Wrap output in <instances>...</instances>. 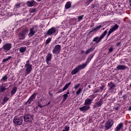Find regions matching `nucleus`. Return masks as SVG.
Returning <instances> with one entry per match:
<instances>
[{
  "label": "nucleus",
  "instance_id": "49530a36",
  "mask_svg": "<svg viewBox=\"0 0 131 131\" xmlns=\"http://www.w3.org/2000/svg\"><path fill=\"white\" fill-rule=\"evenodd\" d=\"M9 100V98L8 97H5L4 100H3V101L5 102V103H6V102H8V101Z\"/></svg>",
  "mask_w": 131,
  "mask_h": 131
},
{
  "label": "nucleus",
  "instance_id": "09e8293b",
  "mask_svg": "<svg viewBox=\"0 0 131 131\" xmlns=\"http://www.w3.org/2000/svg\"><path fill=\"white\" fill-rule=\"evenodd\" d=\"M113 51V48L111 47L108 49V53H111Z\"/></svg>",
  "mask_w": 131,
  "mask_h": 131
},
{
  "label": "nucleus",
  "instance_id": "1a4fd4ad",
  "mask_svg": "<svg viewBox=\"0 0 131 131\" xmlns=\"http://www.w3.org/2000/svg\"><path fill=\"white\" fill-rule=\"evenodd\" d=\"M57 33V29L55 27H52L50 29H49L46 34L47 35H54V34H56Z\"/></svg>",
  "mask_w": 131,
  "mask_h": 131
},
{
  "label": "nucleus",
  "instance_id": "72a5a7b5",
  "mask_svg": "<svg viewBox=\"0 0 131 131\" xmlns=\"http://www.w3.org/2000/svg\"><path fill=\"white\" fill-rule=\"evenodd\" d=\"M63 98L62 99L63 102H65L66 100H67V98H68V95L67 94H63Z\"/></svg>",
  "mask_w": 131,
  "mask_h": 131
},
{
  "label": "nucleus",
  "instance_id": "ea45409f",
  "mask_svg": "<svg viewBox=\"0 0 131 131\" xmlns=\"http://www.w3.org/2000/svg\"><path fill=\"white\" fill-rule=\"evenodd\" d=\"M123 101H126L127 100V95L126 94H125L123 96Z\"/></svg>",
  "mask_w": 131,
  "mask_h": 131
},
{
  "label": "nucleus",
  "instance_id": "5701e85b",
  "mask_svg": "<svg viewBox=\"0 0 131 131\" xmlns=\"http://www.w3.org/2000/svg\"><path fill=\"white\" fill-rule=\"evenodd\" d=\"M123 127V123H120L118 124L116 128H115V131H119L120 129H122Z\"/></svg>",
  "mask_w": 131,
  "mask_h": 131
},
{
  "label": "nucleus",
  "instance_id": "37998d69",
  "mask_svg": "<svg viewBox=\"0 0 131 131\" xmlns=\"http://www.w3.org/2000/svg\"><path fill=\"white\" fill-rule=\"evenodd\" d=\"M89 98H90V99H91V100H92V101H93V100H94V99H95V98H96V96H95V95H91Z\"/></svg>",
  "mask_w": 131,
  "mask_h": 131
},
{
  "label": "nucleus",
  "instance_id": "6ab92c4d",
  "mask_svg": "<svg viewBox=\"0 0 131 131\" xmlns=\"http://www.w3.org/2000/svg\"><path fill=\"white\" fill-rule=\"evenodd\" d=\"M95 54H96V52L89 55L88 57L87 58L86 61L85 63H83V64H86V65H88V64H89L90 61L92 60L93 58H94V56H95Z\"/></svg>",
  "mask_w": 131,
  "mask_h": 131
},
{
  "label": "nucleus",
  "instance_id": "393cba45",
  "mask_svg": "<svg viewBox=\"0 0 131 131\" xmlns=\"http://www.w3.org/2000/svg\"><path fill=\"white\" fill-rule=\"evenodd\" d=\"M64 7L66 10H68V9H70V8H71V2H67Z\"/></svg>",
  "mask_w": 131,
  "mask_h": 131
},
{
  "label": "nucleus",
  "instance_id": "4be33fe9",
  "mask_svg": "<svg viewBox=\"0 0 131 131\" xmlns=\"http://www.w3.org/2000/svg\"><path fill=\"white\" fill-rule=\"evenodd\" d=\"M127 67L124 65H118L116 67V70H125V69H126Z\"/></svg>",
  "mask_w": 131,
  "mask_h": 131
},
{
  "label": "nucleus",
  "instance_id": "bb28decb",
  "mask_svg": "<svg viewBox=\"0 0 131 131\" xmlns=\"http://www.w3.org/2000/svg\"><path fill=\"white\" fill-rule=\"evenodd\" d=\"M7 90V88H6V87L3 86V85H1L0 86V94L1 93H4V92H5V91H6Z\"/></svg>",
  "mask_w": 131,
  "mask_h": 131
},
{
  "label": "nucleus",
  "instance_id": "3c124183",
  "mask_svg": "<svg viewBox=\"0 0 131 131\" xmlns=\"http://www.w3.org/2000/svg\"><path fill=\"white\" fill-rule=\"evenodd\" d=\"M118 95L119 96H121V95H122V91H120V92H119Z\"/></svg>",
  "mask_w": 131,
  "mask_h": 131
},
{
  "label": "nucleus",
  "instance_id": "8fccbe9b",
  "mask_svg": "<svg viewBox=\"0 0 131 131\" xmlns=\"http://www.w3.org/2000/svg\"><path fill=\"white\" fill-rule=\"evenodd\" d=\"M100 90L99 89H97L95 90V92H94V94H96V93H99L100 92Z\"/></svg>",
  "mask_w": 131,
  "mask_h": 131
},
{
  "label": "nucleus",
  "instance_id": "69168bd1",
  "mask_svg": "<svg viewBox=\"0 0 131 131\" xmlns=\"http://www.w3.org/2000/svg\"><path fill=\"white\" fill-rule=\"evenodd\" d=\"M74 91H73V93L74 94Z\"/></svg>",
  "mask_w": 131,
  "mask_h": 131
},
{
  "label": "nucleus",
  "instance_id": "412c9836",
  "mask_svg": "<svg viewBox=\"0 0 131 131\" xmlns=\"http://www.w3.org/2000/svg\"><path fill=\"white\" fill-rule=\"evenodd\" d=\"M92 102H93V99H91L90 98H86L85 100L84 105H86V106H91L92 104Z\"/></svg>",
  "mask_w": 131,
  "mask_h": 131
},
{
  "label": "nucleus",
  "instance_id": "6e6552de",
  "mask_svg": "<svg viewBox=\"0 0 131 131\" xmlns=\"http://www.w3.org/2000/svg\"><path fill=\"white\" fill-rule=\"evenodd\" d=\"M113 121L112 120H108L107 122L105 123L104 127L105 130H108V129H110L112 126H113Z\"/></svg>",
  "mask_w": 131,
  "mask_h": 131
},
{
  "label": "nucleus",
  "instance_id": "4c0bfd02",
  "mask_svg": "<svg viewBox=\"0 0 131 131\" xmlns=\"http://www.w3.org/2000/svg\"><path fill=\"white\" fill-rule=\"evenodd\" d=\"M104 88H105V85H102L100 87H99V90L100 92H102L103 90H104Z\"/></svg>",
  "mask_w": 131,
  "mask_h": 131
},
{
  "label": "nucleus",
  "instance_id": "f3484780",
  "mask_svg": "<svg viewBox=\"0 0 131 131\" xmlns=\"http://www.w3.org/2000/svg\"><path fill=\"white\" fill-rule=\"evenodd\" d=\"M26 5L28 7H34L36 5V2L34 0L29 1L27 2Z\"/></svg>",
  "mask_w": 131,
  "mask_h": 131
},
{
  "label": "nucleus",
  "instance_id": "13d9d810",
  "mask_svg": "<svg viewBox=\"0 0 131 131\" xmlns=\"http://www.w3.org/2000/svg\"><path fill=\"white\" fill-rule=\"evenodd\" d=\"M50 104H51V101H50L48 103L47 105H50Z\"/></svg>",
  "mask_w": 131,
  "mask_h": 131
},
{
  "label": "nucleus",
  "instance_id": "864d4df0",
  "mask_svg": "<svg viewBox=\"0 0 131 131\" xmlns=\"http://www.w3.org/2000/svg\"><path fill=\"white\" fill-rule=\"evenodd\" d=\"M114 110L117 111L119 109V107L118 106H117V107H114Z\"/></svg>",
  "mask_w": 131,
  "mask_h": 131
},
{
  "label": "nucleus",
  "instance_id": "2eb2a0df",
  "mask_svg": "<svg viewBox=\"0 0 131 131\" xmlns=\"http://www.w3.org/2000/svg\"><path fill=\"white\" fill-rule=\"evenodd\" d=\"M52 56H53V54L50 53H48L47 55L46 56V61L48 65H50V64H51L50 63V61L52 60V58H53Z\"/></svg>",
  "mask_w": 131,
  "mask_h": 131
},
{
  "label": "nucleus",
  "instance_id": "e2e57ef3",
  "mask_svg": "<svg viewBox=\"0 0 131 131\" xmlns=\"http://www.w3.org/2000/svg\"><path fill=\"white\" fill-rule=\"evenodd\" d=\"M2 42V39H0V43Z\"/></svg>",
  "mask_w": 131,
  "mask_h": 131
},
{
  "label": "nucleus",
  "instance_id": "0eeeda50",
  "mask_svg": "<svg viewBox=\"0 0 131 131\" xmlns=\"http://www.w3.org/2000/svg\"><path fill=\"white\" fill-rule=\"evenodd\" d=\"M13 123L16 125H21L22 123H23V119L21 117L15 116L13 119Z\"/></svg>",
  "mask_w": 131,
  "mask_h": 131
},
{
  "label": "nucleus",
  "instance_id": "5fc2aeb1",
  "mask_svg": "<svg viewBox=\"0 0 131 131\" xmlns=\"http://www.w3.org/2000/svg\"><path fill=\"white\" fill-rule=\"evenodd\" d=\"M85 53V52H84V50H82L81 51V55H83V54Z\"/></svg>",
  "mask_w": 131,
  "mask_h": 131
},
{
  "label": "nucleus",
  "instance_id": "7ed1b4c3",
  "mask_svg": "<svg viewBox=\"0 0 131 131\" xmlns=\"http://www.w3.org/2000/svg\"><path fill=\"white\" fill-rule=\"evenodd\" d=\"M27 33H28V29H24L23 31L18 34L19 40H23V39L25 38V36H26V34H27Z\"/></svg>",
  "mask_w": 131,
  "mask_h": 131
},
{
  "label": "nucleus",
  "instance_id": "f704fd0d",
  "mask_svg": "<svg viewBox=\"0 0 131 131\" xmlns=\"http://www.w3.org/2000/svg\"><path fill=\"white\" fill-rule=\"evenodd\" d=\"M35 11H36V9L35 8H31L29 10L30 14H32V13H35Z\"/></svg>",
  "mask_w": 131,
  "mask_h": 131
},
{
  "label": "nucleus",
  "instance_id": "a211bd4d",
  "mask_svg": "<svg viewBox=\"0 0 131 131\" xmlns=\"http://www.w3.org/2000/svg\"><path fill=\"white\" fill-rule=\"evenodd\" d=\"M70 84H71V82H70L67 83L65 85V86L63 87L62 90V89L58 90V92H57V94L62 93V92H64V91H66V90H67L68 89V88H69V85H70Z\"/></svg>",
  "mask_w": 131,
  "mask_h": 131
},
{
  "label": "nucleus",
  "instance_id": "f8f14e48",
  "mask_svg": "<svg viewBox=\"0 0 131 131\" xmlns=\"http://www.w3.org/2000/svg\"><path fill=\"white\" fill-rule=\"evenodd\" d=\"M38 31V29L36 28V26L35 27H33L30 29V33H29V36H33L36 32Z\"/></svg>",
  "mask_w": 131,
  "mask_h": 131
},
{
  "label": "nucleus",
  "instance_id": "052dcab7",
  "mask_svg": "<svg viewBox=\"0 0 131 131\" xmlns=\"http://www.w3.org/2000/svg\"><path fill=\"white\" fill-rule=\"evenodd\" d=\"M37 2H41V0H37Z\"/></svg>",
  "mask_w": 131,
  "mask_h": 131
},
{
  "label": "nucleus",
  "instance_id": "0e129e2a",
  "mask_svg": "<svg viewBox=\"0 0 131 131\" xmlns=\"http://www.w3.org/2000/svg\"><path fill=\"white\" fill-rule=\"evenodd\" d=\"M93 42H92V43H91V45H93Z\"/></svg>",
  "mask_w": 131,
  "mask_h": 131
},
{
  "label": "nucleus",
  "instance_id": "f03ea898",
  "mask_svg": "<svg viewBox=\"0 0 131 131\" xmlns=\"http://www.w3.org/2000/svg\"><path fill=\"white\" fill-rule=\"evenodd\" d=\"M86 67V64L82 63L81 65L78 66L76 67L75 69L73 70L71 72L72 75H74V74H76V73L80 72L81 69H84Z\"/></svg>",
  "mask_w": 131,
  "mask_h": 131
},
{
  "label": "nucleus",
  "instance_id": "cd10ccee",
  "mask_svg": "<svg viewBox=\"0 0 131 131\" xmlns=\"http://www.w3.org/2000/svg\"><path fill=\"white\" fill-rule=\"evenodd\" d=\"M26 51V47H21L19 48V52L20 53H24Z\"/></svg>",
  "mask_w": 131,
  "mask_h": 131
},
{
  "label": "nucleus",
  "instance_id": "bf43d9fd",
  "mask_svg": "<svg viewBox=\"0 0 131 131\" xmlns=\"http://www.w3.org/2000/svg\"><path fill=\"white\" fill-rule=\"evenodd\" d=\"M88 88H89V89H91V85H89L88 86Z\"/></svg>",
  "mask_w": 131,
  "mask_h": 131
},
{
  "label": "nucleus",
  "instance_id": "a878e982",
  "mask_svg": "<svg viewBox=\"0 0 131 131\" xmlns=\"http://www.w3.org/2000/svg\"><path fill=\"white\" fill-rule=\"evenodd\" d=\"M16 92H17V88L16 87H14L11 91V96H14V94H16Z\"/></svg>",
  "mask_w": 131,
  "mask_h": 131
},
{
  "label": "nucleus",
  "instance_id": "ddd939ff",
  "mask_svg": "<svg viewBox=\"0 0 131 131\" xmlns=\"http://www.w3.org/2000/svg\"><path fill=\"white\" fill-rule=\"evenodd\" d=\"M91 108V106L89 105H85L79 108V110L83 113L86 112V111H89Z\"/></svg>",
  "mask_w": 131,
  "mask_h": 131
},
{
  "label": "nucleus",
  "instance_id": "c756f323",
  "mask_svg": "<svg viewBox=\"0 0 131 131\" xmlns=\"http://www.w3.org/2000/svg\"><path fill=\"white\" fill-rule=\"evenodd\" d=\"M52 40V38L49 37L45 42V45L47 46V45H49L51 42Z\"/></svg>",
  "mask_w": 131,
  "mask_h": 131
},
{
  "label": "nucleus",
  "instance_id": "6e6d98bb",
  "mask_svg": "<svg viewBox=\"0 0 131 131\" xmlns=\"http://www.w3.org/2000/svg\"><path fill=\"white\" fill-rule=\"evenodd\" d=\"M69 90H68V91H67V94H64L65 95H69Z\"/></svg>",
  "mask_w": 131,
  "mask_h": 131
},
{
  "label": "nucleus",
  "instance_id": "79ce46f5",
  "mask_svg": "<svg viewBox=\"0 0 131 131\" xmlns=\"http://www.w3.org/2000/svg\"><path fill=\"white\" fill-rule=\"evenodd\" d=\"M15 7L16 9H18V8H20V7H21V4L17 3V4H16L15 5Z\"/></svg>",
  "mask_w": 131,
  "mask_h": 131
},
{
  "label": "nucleus",
  "instance_id": "9d476101",
  "mask_svg": "<svg viewBox=\"0 0 131 131\" xmlns=\"http://www.w3.org/2000/svg\"><path fill=\"white\" fill-rule=\"evenodd\" d=\"M61 52V45H57L54 48L52 52L55 55H58Z\"/></svg>",
  "mask_w": 131,
  "mask_h": 131
},
{
  "label": "nucleus",
  "instance_id": "4468645a",
  "mask_svg": "<svg viewBox=\"0 0 131 131\" xmlns=\"http://www.w3.org/2000/svg\"><path fill=\"white\" fill-rule=\"evenodd\" d=\"M119 27V26H118V25L115 24L112 28L110 29L107 34V36H109V35H110V34H111L112 32L115 31V30H117Z\"/></svg>",
  "mask_w": 131,
  "mask_h": 131
},
{
  "label": "nucleus",
  "instance_id": "a19ab883",
  "mask_svg": "<svg viewBox=\"0 0 131 131\" xmlns=\"http://www.w3.org/2000/svg\"><path fill=\"white\" fill-rule=\"evenodd\" d=\"M69 129H70V127L69 126L66 125L64 126V130L66 131H69Z\"/></svg>",
  "mask_w": 131,
  "mask_h": 131
},
{
  "label": "nucleus",
  "instance_id": "20e7f679",
  "mask_svg": "<svg viewBox=\"0 0 131 131\" xmlns=\"http://www.w3.org/2000/svg\"><path fill=\"white\" fill-rule=\"evenodd\" d=\"M108 86L110 88L108 93H110V94H115L116 92V89H115L116 86L115 84L113 83V82H111L108 83Z\"/></svg>",
  "mask_w": 131,
  "mask_h": 131
},
{
  "label": "nucleus",
  "instance_id": "9b49d317",
  "mask_svg": "<svg viewBox=\"0 0 131 131\" xmlns=\"http://www.w3.org/2000/svg\"><path fill=\"white\" fill-rule=\"evenodd\" d=\"M37 95V93H34V94H33L29 98L28 100L25 103V105H27L28 104L30 105V104H31V102H32V101H33L34 100H35Z\"/></svg>",
  "mask_w": 131,
  "mask_h": 131
},
{
  "label": "nucleus",
  "instance_id": "c03bdc74",
  "mask_svg": "<svg viewBox=\"0 0 131 131\" xmlns=\"http://www.w3.org/2000/svg\"><path fill=\"white\" fill-rule=\"evenodd\" d=\"M32 64H30L29 63V60H28L26 61V63L25 64V66H32Z\"/></svg>",
  "mask_w": 131,
  "mask_h": 131
},
{
  "label": "nucleus",
  "instance_id": "423d86ee",
  "mask_svg": "<svg viewBox=\"0 0 131 131\" xmlns=\"http://www.w3.org/2000/svg\"><path fill=\"white\" fill-rule=\"evenodd\" d=\"M2 50H3L4 53H7L9 52L10 50L12 49V44L11 43H6L1 48Z\"/></svg>",
  "mask_w": 131,
  "mask_h": 131
},
{
  "label": "nucleus",
  "instance_id": "473e14b6",
  "mask_svg": "<svg viewBox=\"0 0 131 131\" xmlns=\"http://www.w3.org/2000/svg\"><path fill=\"white\" fill-rule=\"evenodd\" d=\"M11 58H12V56H8V58H6L5 59H4L3 60V62L4 63L6 62H8V61H9V60H10L11 59Z\"/></svg>",
  "mask_w": 131,
  "mask_h": 131
},
{
  "label": "nucleus",
  "instance_id": "a18cd8bd",
  "mask_svg": "<svg viewBox=\"0 0 131 131\" xmlns=\"http://www.w3.org/2000/svg\"><path fill=\"white\" fill-rule=\"evenodd\" d=\"M80 85V83H78L77 85H76L74 87L75 90H77V89H78Z\"/></svg>",
  "mask_w": 131,
  "mask_h": 131
},
{
  "label": "nucleus",
  "instance_id": "f257e3e1",
  "mask_svg": "<svg viewBox=\"0 0 131 131\" xmlns=\"http://www.w3.org/2000/svg\"><path fill=\"white\" fill-rule=\"evenodd\" d=\"M106 34H107V30H105L100 37H95L92 40V42H95L94 45H99V43L100 42L101 40L105 37V35H106Z\"/></svg>",
  "mask_w": 131,
  "mask_h": 131
},
{
  "label": "nucleus",
  "instance_id": "c9c22d12",
  "mask_svg": "<svg viewBox=\"0 0 131 131\" xmlns=\"http://www.w3.org/2000/svg\"><path fill=\"white\" fill-rule=\"evenodd\" d=\"M83 17H84V15H83L78 16V22L80 21V20H82V19H83Z\"/></svg>",
  "mask_w": 131,
  "mask_h": 131
},
{
  "label": "nucleus",
  "instance_id": "2f4dec72",
  "mask_svg": "<svg viewBox=\"0 0 131 131\" xmlns=\"http://www.w3.org/2000/svg\"><path fill=\"white\" fill-rule=\"evenodd\" d=\"M82 92V89L79 88L78 91L76 92V94L77 96H79L80 93Z\"/></svg>",
  "mask_w": 131,
  "mask_h": 131
},
{
  "label": "nucleus",
  "instance_id": "b1692460",
  "mask_svg": "<svg viewBox=\"0 0 131 131\" xmlns=\"http://www.w3.org/2000/svg\"><path fill=\"white\" fill-rule=\"evenodd\" d=\"M94 50H95V47H92L85 51V55H88L90 54V53H92V52H93V51Z\"/></svg>",
  "mask_w": 131,
  "mask_h": 131
},
{
  "label": "nucleus",
  "instance_id": "7c9ffc66",
  "mask_svg": "<svg viewBox=\"0 0 131 131\" xmlns=\"http://www.w3.org/2000/svg\"><path fill=\"white\" fill-rule=\"evenodd\" d=\"M9 77H8V75H5L2 77L1 79V81H7V79H8Z\"/></svg>",
  "mask_w": 131,
  "mask_h": 131
},
{
  "label": "nucleus",
  "instance_id": "680f3d73",
  "mask_svg": "<svg viewBox=\"0 0 131 131\" xmlns=\"http://www.w3.org/2000/svg\"><path fill=\"white\" fill-rule=\"evenodd\" d=\"M50 96H52V94L51 93H49Z\"/></svg>",
  "mask_w": 131,
  "mask_h": 131
},
{
  "label": "nucleus",
  "instance_id": "58836bf2",
  "mask_svg": "<svg viewBox=\"0 0 131 131\" xmlns=\"http://www.w3.org/2000/svg\"><path fill=\"white\" fill-rule=\"evenodd\" d=\"M8 34V32L7 31H4L3 32H2V35H3V36H7Z\"/></svg>",
  "mask_w": 131,
  "mask_h": 131
},
{
  "label": "nucleus",
  "instance_id": "de8ad7c7",
  "mask_svg": "<svg viewBox=\"0 0 131 131\" xmlns=\"http://www.w3.org/2000/svg\"><path fill=\"white\" fill-rule=\"evenodd\" d=\"M72 21H73V22H75V24H76L77 19L75 17L72 18Z\"/></svg>",
  "mask_w": 131,
  "mask_h": 131
},
{
  "label": "nucleus",
  "instance_id": "c85d7f7f",
  "mask_svg": "<svg viewBox=\"0 0 131 131\" xmlns=\"http://www.w3.org/2000/svg\"><path fill=\"white\" fill-rule=\"evenodd\" d=\"M101 27H102L101 26H99L98 27H97L95 29H93V30H91L90 32H89V33H92V32H94V31H95V30H99V29H100V28H101Z\"/></svg>",
  "mask_w": 131,
  "mask_h": 131
},
{
  "label": "nucleus",
  "instance_id": "4d7b16f0",
  "mask_svg": "<svg viewBox=\"0 0 131 131\" xmlns=\"http://www.w3.org/2000/svg\"><path fill=\"white\" fill-rule=\"evenodd\" d=\"M120 45V42H119L118 43H117V47H119V46Z\"/></svg>",
  "mask_w": 131,
  "mask_h": 131
},
{
  "label": "nucleus",
  "instance_id": "e433bc0d",
  "mask_svg": "<svg viewBox=\"0 0 131 131\" xmlns=\"http://www.w3.org/2000/svg\"><path fill=\"white\" fill-rule=\"evenodd\" d=\"M92 2H93V0H86L85 2V5H86V6H89Z\"/></svg>",
  "mask_w": 131,
  "mask_h": 131
},
{
  "label": "nucleus",
  "instance_id": "39448f33",
  "mask_svg": "<svg viewBox=\"0 0 131 131\" xmlns=\"http://www.w3.org/2000/svg\"><path fill=\"white\" fill-rule=\"evenodd\" d=\"M33 115H31L29 114H26L24 117V121L27 122L28 123H30L33 121Z\"/></svg>",
  "mask_w": 131,
  "mask_h": 131
},
{
  "label": "nucleus",
  "instance_id": "603ef678",
  "mask_svg": "<svg viewBox=\"0 0 131 131\" xmlns=\"http://www.w3.org/2000/svg\"><path fill=\"white\" fill-rule=\"evenodd\" d=\"M38 107H39L40 108H42V105L40 103H38Z\"/></svg>",
  "mask_w": 131,
  "mask_h": 131
},
{
  "label": "nucleus",
  "instance_id": "dca6fc26",
  "mask_svg": "<svg viewBox=\"0 0 131 131\" xmlns=\"http://www.w3.org/2000/svg\"><path fill=\"white\" fill-rule=\"evenodd\" d=\"M103 100L102 99H100L99 101L95 103L93 105V109H96V108H98L99 107H101L102 105H103Z\"/></svg>",
  "mask_w": 131,
  "mask_h": 131
},
{
  "label": "nucleus",
  "instance_id": "aec40b11",
  "mask_svg": "<svg viewBox=\"0 0 131 131\" xmlns=\"http://www.w3.org/2000/svg\"><path fill=\"white\" fill-rule=\"evenodd\" d=\"M26 68V74H30V72L32 71V66H25Z\"/></svg>",
  "mask_w": 131,
  "mask_h": 131
}]
</instances>
